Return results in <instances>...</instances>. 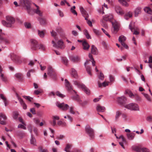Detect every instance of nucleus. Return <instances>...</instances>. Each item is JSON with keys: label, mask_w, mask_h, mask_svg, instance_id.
Returning <instances> with one entry per match:
<instances>
[{"label": "nucleus", "mask_w": 152, "mask_h": 152, "mask_svg": "<svg viewBox=\"0 0 152 152\" xmlns=\"http://www.w3.org/2000/svg\"><path fill=\"white\" fill-rule=\"evenodd\" d=\"M103 18L105 21H110L112 23L113 27V29L112 30V32L116 34L119 30V23L115 20L113 21V16L111 14L106 15L103 16Z\"/></svg>", "instance_id": "nucleus-1"}, {"label": "nucleus", "mask_w": 152, "mask_h": 152, "mask_svg": "<svg viewBox=\"0 0 152 152\" xmlns=\"http://www.w3.org/2000/svg\"><path fill=\"white\" fill-rule=\"evenodd\" d=\"M31 43V49L32 50H37L40 49L41 50H44L45 47L43 45L38 43L37 41L34 39H31L30 40Z\"/></svg>", "instance_id": "nucleus-2"}, {"label": "nucleus", "mask_w": 152, "mask_h": 152, "mask_svg": "<svg viewBox=\"0 0 152 152\" xmlns=\"http://www.w3.org/2000/svg\"><path fill=\"white\" fill-rule=\"evenodd\" d=\"M73 82L74 85L77 86L79 88H81L86 94L88 95L89 94L90 90L85 85L80 83L77 80H73Z\"/></svg>", "instance_id": "nucleus-3"}, {"label": "nucleus", "mask_w": 152, "mask_h": 152, "mask_svg": "<svg viewBox=\"0 0 152 152\" xmlns=\"http://www.w3.org/2000/svg\"><path fill=\"white\" fill-rule=\"evenodd\" d=\"M24 4L23 7L26 10L28 13L31 15V3L30 1L28 0H22Z\"/></svg>", "instance_id": "nucleus-4"}, {"label": "nucleus", "mask_w": 152, "mask_h": 152, "mask_svg": "<svg viewBox=\"0 0 152 152\" xmlns=\"http://www.w3.org/2000/svg\"><path fill=\"white\" fill-rule=\"evenodd\" d=\"M125 107L132 110L139 111V106L136 103H132L126 105Z\"/></svg>", "instance_id": "nucleus-5"}, {"label": "nucleus", "mask_w": 152, "mask_h": 152, "mask_svg": "<svg viewBox=\"0 0 152 152\" xmlns=\"http://www.w3.org/2000/svg\"><path fill=\"white\" fill-rule=\"evenodd\" d=\"M86 133L88 134L89 137L91 138L94 137V132L93 129L89 125H87L85 127Z\"/></svg>", "instance_id": "nucleus-6"}, {"label": "nucleus", "mask_w": 152, "mask_h": 152, "mask_svg": "<svg viewBox=\"0 0 152 152\" xmlns=\"http://www.w3.org/2000/svg\"><path fill=\"white\" fill-rule=\"evenodd\" d=\"M48 74L53 79H55L56 78V75L55 71L51 66L48 67Z\"/></svg>", "instance_id": "nucleus-7"}, {"label": "nucleus", "mask_w": 152, "mask_h": 152, "mask_svg": "<svg viewBox=\"0 0 152 152\" xmlns=\"http://www.w3.org/2000/svg\"><path fill=\"white\" fill-rule=\"evenodd\" d=\"M10 57L11 59L15 61L18 64H20L23 61H24V59L22 58L21 59L18 56L12 53L10 54Z\"/></svg>", "instance_id": "nucleus-8"}, {"label": "nucleus", "mask_w": 152, "mask_h": 152, "mask_svg": "<svg viewBox=\"0 0 152 152\" xmlns=\"http://www.w3.org/2000/svg\"><path fill=\"white\" fill-rule=\"evenodd\" d=\"M52 43L53 44V47L57 48H59L61 49H64L65 47V46L63 42L61 39L60 40L58 41L57 45L53 41H52Z\"/></svg>", "instance_id": "nucleus-9"}, {"label": "nucleus", "mask_w": 152, "mask_h": 152, "mask_svg": "<svg viewBox=\"0 0 152 152\" xmlns=\"http://www.w3.org/2000/svg\"><path fill=\"white\" fill-rule=\"evenodd\" d=\"M56 105L59 108L64 111L67 110L69 108V106L64 103H60L59 102H57Z\"/></svg>", "instance_id": "nucleus-10"}, {"label": "nucleus", "mask_w": 152, "mask_h": 152, "mask_svg": "<svg viewBox=\"0 0 152 152\" xmlns=\"http://www.w3.org/2000/svg\"><path fill=\"white\" fill-rule=\"evenodd\" d=\"M70 60L74 62H77L80 61V57L77 55H72L69 57Z\"/></svg>", "instance_id": "nucleus-11"}, {"label": "nucleus", "mask_w": 152, "mask_h": 152, "mask_svg": "<svg viewBox=\"0 0 152 152\" xmlns=\"http://www.w3.org/2000/svg\"><path fill=\"white\" fill-rule=\"evenodd\" d=\"M65 86L67 88L68 90L69 91H72L74 92L75 93H76L75 91L72 89V86L70 84L69 82L66 79H65Z\"/></svg>", "instance_id": "nucleus-12"}, {"label": "nucleus", "mask_w": 152, "mask_h": 152, "mask_svg": "<svg viewBox=\"0 0 152 152\" xmlns=\"http://www.w3.org/2000/svg\"><path fill=\"white\" fill-rule=\"evenodd\" d=\"M6 19V20L10 27L12 24H13L15 22V19L12 17L10 16H7Z\"/></svg>", "instance_id": "nucleus-13"}, {"label": "nucleus", "mask_w": 152, "mask_h": 152, "mask_svg": "<svg viewBox=\"0 0 152 152\" xmlns=\"http://www.w3.org/2000/svg\"><path fill=\"white\" fill-rule=\"evenodd\" d=\"M88 61H86L85 62L84 65L85 66L86 71L88 74L90 76H91L92 75V74L91 72V69L90 67L89 66L87 65H88Z\"/></svg>", "instance_id": "nucleus-14"}, {"label": "nucleus", "mask_w": 152, "mask_h": 152, "mask_svg": "<svg viewBox=\"0 0 152 152\" xmlns=\"http://www.w3.org/2000/svg\"><path fill=\"white\" fill-rule=\"evenodd\" d=\"M80 10L83 16L85 18V19L87 20L88 17V14L83 7H80Z\"/></svg>", "instance_id": "nucleus-15"}, {"label": "nucleus", "mask_w": 152, "mask_h": 152, "mask_svg": "<svg viewBox=\"0 0 152 152\" xmlns=\"http://www.w3.org/2000/svg\"><path fill=\"white\" fill-rule=\"evenodd\" d=\"M133 23H131L129 25V28L132 31L134 30V31L133 33L134 34L136 35H138L139 34V32L138 31L135 30V29L134 26H133Z\"/></svg>", "instance_id": "nucleus-16"}, {"label": "nucleus", "mask_w": 152, "mask_h": 152, "mask_svg": "<svg viewBox=\"0 0 152 152\" xmlns=\"http://www.w3.org/2000/svg\"><path fill=\"white\" fill-rule=\"evenodd\" d=\"M116 12L119 15H122L124 14V12L122 9L119 7L116 6L115 8Z\"/></svg>", "instance_id": "nucleus-17"}, {"label": "nucleus", "mask_w": 152, "mask_h": 152, "mask_svg": "<svg viewBox=\"0 0 152 152\" xmlns=\"http://www.w3.org/2000/svg\"><path fill=\"white\" fill-rule=\"evenodd\" d=\"M91 53L94 55L98 54V52L96 48L94 45H92L91 47Z\"/></svg>", "instance_id": "nucleus-18"}, {"label": "nucleus", "mask_w": 152, "mask_h": 152, "mask_svg": "<svg viewBox=\"0 0 152 152\" xmlns=\"http://www.w3.org/2000/svg\"><path fill=\"white\" fill-rule=\"evenodd\" d=\"M96 108L98 112H104L105 110V108L104 107L101 106L99 104L97 106Z\"/></svg>", "instance_id": "nucleus-19"}, {"label": "nucleus", "mask_w": 152, "mask_h": 152, "mask_svg": "<svg viewBox=\"0 0 152 152\" xmlns=\"http://www.w3.org/2000/svg\"><path fill=\"white\" fill-rule=\"evenodd\" d=\"M132 12L131 11H129L124 15V18L125 19L127 20L129 18H132Z\"/></svg>", "instance_id": "nucleus-20"}, {"label": "nucleus", "mask_w": 152, "mask_h": 152, "mask_svg": "<svg viewBox=\"0 0 152 152\" xmlns=\"http://www.w3.org/2000/svg\"><path fill=\"white\" fill-rule=\"evenodd\" d=\"M126 100V98L124 96L118 97L117 99L118 102L121 104H123Z\"/></svg>", "instance_id": "nucleus-21"}, {"label": "nucleus", "mask_w": 152, "mask_h": 152, "mask_svg": "<svg viewBox=\"0 0 152 152\" xmlns=\"http://www.w3.org/2000/svg\"><path fill=\"white\" fill-rule=\"evenodd\" d=\"M2 30L0 29V40L5 42L6 43H9L10 40L9 39L4 38L1 35Z\"/></svg>", "instance_id": "nucleus-22"}, {"label": "nucleus", "mask_w": 152, "mask_h": 152, "mask_svg": "<svg viewBox=\"0 0 152 152\" xmlns=\"http://www.w3.org/2000/svg\"><path fill=\"white\" fill-rule=\"evenodd\" d=\"M82 45L83 47V50H88V49L90 47V46L86 41H83V42Z\"/></svg>", "instance_id": "nucleus-23"}, {"label": "nucleus", "mask_w": 152, "mask_h": 152, "mask_svg": "<svg viewBox=\"0 0 152 152\" xmlns=\"http://www.w3.org/2000/svg\"><path fill=\"white\" fill-rule=\"evenodd\" d=\"M71 75L72 77L75 78H77L78 77V75L76 71L73 68L71 69Z\"/></svg>", "instance_id": "nucleus-24"}, {"label": "nucleus", "mask_w": 152, "mask_h": 152, "mask_svg": "<svg viewBox=\"0 0 152 152\" xmlns=\"http://www.w3.org/2000/svg\"><path fill=\"white\" fill-rule=\"evenodd\" d=\"M141 9L140 7L137 8L134 11V16L137 17L139 14L141 13Z\"/></svg>", "instance_id": "nucleus-25"}, {"label": "nucleus", "mask_w": 152, "mask_h": 152, "mask_svg": "<svg viewBox=\"0 0 152 152\" xmlns=\"http://www.w3.org/2000/svg\"><path fill=\"white\" fill-rule=\"evenodd\" d=\"M109 82H106V81H104L102 83H100L99 81L98 82V86L99 87L101 88L102 86L105 87L108 85Z\"/></svg>", "instance_id": "nucleus-26"}, {"label": "nucleus", "mask_w": 152, "mask_h": 152, "mask_svg": "<svg viewBox=\"0 0 152 152\" xmlns=\"http://www.w3.org/2000/svg\"><path fill=\"white\" fill-rule=\"evenodd\" d=\"M72 146V144L68 143L67 144L64 148V151L66 152H72L73 151H71L68 150L69 149L71 148Z\"/></svg>", "instance_id": "nucleus-27"}, {"label": "nucleus", "mask_w": 152, "mask_h": 152, "mask_svg": "<svg viewBox=\"0 0 152 152\" xmlns=\"http://www.w3.org/2000/svg\"><path fill=\"white\" fill-rule=\"evenodd\" d=\"M135 135V134L133 133H127L126 134V136L127 138L130 140H133Z\"/></svg>", "instance_id": "nucleus-28"}, {"label": "nucleus", "mask_w": 152, "mask_h": 152, "mask_svg": "<svg viewBox=\"0 0 152 152\" xmlns=\"http://www.w3.org/2000/svg\"><path fill=\"white\" fill-rule=\"evenodd\" d=\"M72 98L75 100L76 101L79 102H80L82 101L80 99L78 95L76 94L75 96H73L72 97Z\"/></svg>", "instance_id": "nucleus-29"}, {"label": "nucleus", "mask_w": 152, "mask_h": 152, "mask_svg": "<svg viewBox=\"0 0 152 152\" xmlns=\"http://www.w3.org/2000/svg\"><path fill=\"white\" fill-rule=\"evenodd\" d=\"M37 31L38 35L40 38H43L44 37L45 33L44 31L38 30Z\"/></svg>", "instance_id": "nucleus-30"}, {"label": "nucleus", "mask_w": 152, "mask_h": 152, "mask_svg": "<svg viewBox=\"0 0 152 152\" xmlns=\"http://www.w3.org/2000/svg\"><path fill=\"white\" fill-rule=\"evenodd\" d=\"M119 2L122 5L125 7H128L129 4L127 2V1L125 0H118Z\"/></svg>", "instance_id": "nucleus-31"}, {"label": "nucleus", "mask_w": 152, "mask_h": 152, "mask_svg": "<svg viewBox=\"0 0 152 152\" xmlns=\"http://www.w3.org/2000/svg\"><path fill=\"white\" fill-rule=\"evenodd\" d=\"M126 38L123 35L120 36L118 39L119 41L121 43H124L126 41Z\"/></svg>", "instance_id": "nucleus-32"}, {"label": "nucleus", "mask_w": 152, "mask_h": 152, "mask_svg": "<svg viewBox=\"0 0 152 152\" xmlns=\"http://www.w3.org/2000/svg\"><path fill=\"white\" fill-rule=\"evenodd\" d=\"M145 11L149 14H152V11L151 9L148 7H146L144 9Z\"/></svg>", "instance_id": "nucleus-33"}, {"label": "nucleus", "mask_w": 152, "mask_h": 152, "mask_svg": "<svg viewBox=\"0 0 152 152\" xmlns=\"http://www.w3.org/2000/svg\"><path fill=\"white\" fill-rule=\"evenodd\" d=\"M30 143L31 144L34 146H36V141L34 137L31 136L30 139Z\"/></svg>", "instance_id": "nucleus-34"}, {"label": "nucleus", "mask_w": 152, "mask_h": 152, "mask_svg": "<svg viewBox=\"0 0 152 152\" xmlns=\"http://www.w3.org/2000/svg\"><path fill=\"white\" fill-rule=\"evenodd\" d=\"M38 20L41 25H44L46 24V20L44 19L39 18H38Z\"/></svg>", "instance_id": "nucleus-35"}, {"label": "nucleus", "mask_w": 152, "mask_h": 152, "mask_svg": "<svg viewBox=\"0 0 152 152\" xmlns=\"http://www.w3.org/2000/svg\"><path fill=\"white\" fill-rule=\"evenodd\" d=\"M35 6L37 8L35 10V12L39 16H42V12L39 10V7L36 5Z\"/></svg>", "instance_id": "nucleus-36"}, {"label": "nucleus", "mask_w": 152, "mask_h": 152, "mask_svg": "<svg viewBox=\"0 0 152 152\" xmlns=\"http://www.w3.org/2000/svg\"><path fill=\"white\" fill-rule=\"evenodd\" d=\"M83 32L84 35H85L87 39H89L91 38V36L89 34L88 31L86 29H85L83 31Z\"/></svg>", "instance_id": "nucleus-37"}, {"label": "nucleus", "mask_w": 152, "mask_h": 152, "mask_svg": "<svg viewBox=\"0 0 152 152\" xmlns=\"http://www.w3.org/2000/svg\"><path fill=\"white\" fill-rule=\"evenodd\" d=\"M19 102L20 104L22 106L23 108L24 109L27 108L26 105L24 103L22 99H19Z\"/></svg>", "instance_id": "nucleus-38"}, {"label": "nucleus", "mask_w": 152, "mask_h": 152, "mask_svg": "<svg viewBox=\"0 0 152 152\" xmlns=\"http://www.w3.org/2000/svg\"><path fill=\"white\" fill-rule=\"evenodd\" d=\"M15 77L18 79L21 80L23 79V76L20 73H16L15 75Z\"/></svg>", "instance_id": "nucleus-39"}, {"label": "nucleus", "mask_w": 152, "mask_h": 152, "mask_svg": "<svg viewBox=\"0 0 152 152\" xmlns=\"http://www.w3.org/2000/svg\"><path fill=\"white\" fill-rule=\"evenodd\" d=\"M121 115V113L119 111H117L116 112V115L115 117V121H117L119 118L120 115Z\"/></svg>", "instance_id": "nucleus-40"}, {"label": "nucleus", "mask_w": 152, "mask_h": 152, "mask_svg": "<svg viewBox=\"0 0 152 152\" xmlns=\"http://www.w3.org/2000/svg\"><path fill=\"white\" fill-rule=\"evenodd\" d=\"M69 112L72 114H75V112L74 110V107H69Z\"/></svg>", "instance_id": "nucleus-41"}, {"label": "nucleus", "mask_w": 152, "mask_h": 152, "mask_svg": "<svg viewBox=\"0 0 152 152\" xmlns=\"http://www.w3.org/2000/svg\"><path fill=\"white\" fill-rule=\"evenodd\" d=\"M125 94H128L129 96L131 98H133L134 96L133 94L131 92L129 91H126Z\"/></svg>", "instance_id": "nucleus-42"}, {"label": "nucleus", "mask_w": 152, "mask_h": 152, "mask_svg": "<svg viewBox=\"0 0 152 152\" xmlns=\"http://www.w3.org/2000/svg\"><path fill=\"white\" fill-rule=\"evenodd\" d=\"M118 139L119 140V141H121V142H123L124 143H126V141L124 136L122 135H120L118 137Z\"/></svg>", "instance_id": "nucleus-43"}, {"label": "nucleus", "mask_w": 152, "mask_h": 152, "mask_svg": "<svg viewBox=\"0 0 152 152\" xmlns=\"http://www.w3.org/2000/svg\"><path fill=\"white\" fill-rule=\"evenodd\" d=\"M144 96L147 99V100L149 102H151V99L150 97L147 94L145 93H142Z\"/></svg>", "instance_id": "nucleus-44"}, {"label": "nucleus", "mask_w": 152, "mask_h": 152, "mask_svg": "<svg viewBox=\"0 0 152 152\" xmlns=\"http://www.w3.org/2000/svg\"><path fill=\"white\" fill-rule=\"evenodd\" d=\"M0 77L2 80L4 82H6L7 81V78L5 76H4L3 74H1Z\"/></svg>", "instance_id": "nucleus-45"}, {"label": "nucleus", "mask_w": 152, "mask_h": 152, "mask_svg": "<svg viewBox=\"0 0 152 152\" xmlns=\"http://www.w3.org/2000/svg\"><path fill=\"white\" fill-rule=\"evenodd\" d=\"M109 79L110 82H113L115 81V77L113 75H109Z\"/></svg>", "instance_id": "nucleus-46"}, {"label": "nucleus", "mask_w": 152, "mask_h": 152, "mask_svg": "<svg viewBox=\"0 0 152 152\" xmlns=\"http://www.w3.org/2000/svg\"><path fill=\"white\" fill-rule=\"evenodd\" d=\"M98 77L99 80H103L104 78V76L102 73L100 72L99 75H98Z\"/></svg>", "instance_id": "nucleus-47"}, {"label": "nucleus", "mask_w": 152, "mask_h": 152, "mask_svg": "<svg viewBox=\"0 0 152 152\" xmlns=\"http://www.w3.org/2000/svg\"><path fill=\"white\" fill-rule=\"evenodd\" d=\"M24 25L25 27L27 28H31V24L30 23L28 22H26L24 23Z\"/></svg>", "instance_id": "nucleus-48"}, {"label": "nucleus", "mask_w": 152, "mask_h": 152, "mask_svg": "<svg viewBox=\"0 0 152 152\" xmlns=\"http://www.w3.org/2000/svg\"><path fill=\"white\" fill-rule=\"evenodd\" d=\"M34 71L33 69H31L29 70L27 73V76L28 77H30L31 76V73H34Z\"/></svg>", "instance_id": "nucleus-49"}, {"label": "nucleus", "mask_w": 152, "mask_h": 152, "mask_svg": "<svg viewBox=\"0 0 152 152\" xmlns=\"http://www.w3.org/2000/svg\"><path fill=\"white\" fill-rule=\"evenodd\" d=\"M19 115V113L17 112H14L13 113V118L15 119H16L17 118L18 116Z\"/></svg>", "instance_id": "nucleus-50"}, {"label": "nucleus", "mask_w": 152, "mask_h": 152, "mask_svg": "<svg viewBox=\"0 0 152 152\" xmlns=\"http://www.w3.org/2000/svg\"><path fill=\"white\" fill-rule=\"evenodd\" d=\"M62 62L65 64H67L68 62V60L66 58H62Z\"/></svg>", "instance_id": "nucleus-51"}, {"label": "nucleus", "mask_w": 152, "mask_h": 152, "mask_svg": "<svg viewBox=\"0 0 152 152\" xmlns=\"http://www.w3.org/2000/svg\"><path fill=\"white\" fill-rule=\"evenodd\" d=\"M42 92V90L40 89H39L38 90H35L34 91V94L36 95H38Z\"/></svg>", "instance_id": "nucleus-52"}, {"label": "nucleus", "mask_w": 152, "mask_h": 152, "mask_svg": "<svg viewBox=\"0 0 152 152\" xmlns=\"http://www.w3.org/2000/svg\"><path fill=\"white\" fill-rule=\"evenodd\" d=\"M37 61V60H35L34 61H33L32 60L30 61H29V63L28 64V65L31 66H32L34 65L35 62Z\"/></svg>", "instance_id": "nucleus-53"}, {"label": "nucleus", "mask_w": 152, "mask_h": 152, "mask_svg": "<svg viewBox=\"0 0 152 152\" xmlns=\"http://www.w3.org/2000/svg\"><path fill=\"white\" fill-rule=\"evenodd\" d=\"M17 134L20 137H22L24 135V133L22 132H17Z\"/></svg>", "instance_id": "nucleus-54"}, {"label": "nucleus", "mask_w": 152, "mask_h": 152, "mask_svg": "<svg viewBox=\"0 0 152 152\" xmlns=\"http://www.w3.org/2000/svg\"><path fill=\"white\" fill-rule=\"evenodd\" d=\"M56 94L57 96H58L59 97L61 98H63L65 96V95L64 94H61L59 92L57 91L56 92Z\"/></svg>", "instance_id": "nucleus-55"}, {"label": "nucleus", "mask_w": 152, "mask_h": 152, "mask_svg": "<svg viewBox=\"0 0 152 152\" xmlns=\"http://www.w3.org/2000/svg\"><path fill=\"white\" fill-rule=\"evenodd\" d=\"M80 104L83 106H84L86 105L88 103V102L87 101H85L83 102H82V101L80 102H79Z\"/></svg>", "instance_id": "nucleus-56"}, {"label": "nucleus", "mask_w": 152, "mask_h": 152, "mask_svg": "<svg viewBox=\"0 0 152 152\" xmlns=\"http://www.w3.org/2000/svg\"><path fill=\"white\" fill-rule=\"evenodd\" d=\"M1 23L4 26H6L7 27H10L7 21H6L4 20H2L1 21Z\"/></svg>", "instance_id": "nucleus-57"}, {"label": "nucleus", "mask_w": 152, "mask_h": 152, "mask_svg": "<svg viewBox=\"0 0 152 152\" xmlns=\"http://www.w3.org/2000/svg\"><path fill=\"white\" fill-rule=\"evenodd\" d=\"M93 31L94 33L97 35H100V31L96 29H94Z\"/></svg>", "instance_id": "nucleus-58"}, {"label": "nucleus", "mask_w": 152, "mask_h": 152, "mask_svg": "<svg viewBox=\"0 0 152 152\" xmlns=\"http://www.w3.org/2000/svg\"><path fill=\"white\" fill-rule=\"evenodd\" d=\"M122 118H123L125 121L127 120V115L124 113L121 114Z\"/></svg>", "instance_id": "nucleus-59"}, {"label": "nucleus", "mask_w": 152, "mask_h": 152, "mask_svg": "<svg viewBox=\"0 0 152 152\" xmlns=\"http://www.w3.org/2000/svg\"><path fill=\"white\" fill-rule=\"evenodd\" d=\"M24 125H23L21 124H19L18 126V128H22L26 130V127L24 126Z\"/></svg>", "instance_id": "nucleus-60"}, {"label": "nucleus", "mask_w": 152, "mask_h": 152, "mask_svg": "<svg viewBox=\"0 0 152 152\" xmlns=\"http://www.w3.org/2000/svg\"><path fill=\"white\" fill-rule=\"evenodd\" d=\"M57 31L61 34H63L64 33L63 29L59 27L57 29Z\"/></svg>", "instance_id": "nucleus-61"}, {"label": "nucleus", "mask_w": 152, "mask_h": 152, "mask_svg": "<svg viewBox=\"0 0 152 152\" xmlns=\"http://www.w3.org/2000/svg\"><path fill=\"white\" fill-rule=\"evenodd\" d=\"M38 149L41 151V152H48L47 149H42V148L41 146L39 147L38 148Z\"/></svg>", "instance_id": "nucleus-62"}, {"label": "nucleus", "mask_w": 152, "mask_h": 152, "mask_svg": "<svg viewBox=\"0 0 152 152\" xmlns=\"http://www.w3.org/2000/svg\"><path fill=\"white\" fill-rule=\"evenodd\" d=\"M0 97L1 99L3 100V101H6L7 100L4 95L2 94H0Z\"/></svg>", "instance_id": "nucleus-63"}, {"label": "nucleus", "mask_w": 152, "mask_h": 152, "mask_svg": "<svg viewBox=\"0 0 152 152\" xmlns=\"http://www.w3.org/2000/svg\"><path fill=\"white\" fill-rule=\"evenodd\" d=\"M23 97L26 99L28 100L29 101L31 102L32 99H33V98L29 96H24Z\"/></svg>", "instance_id": "nucleus-64"}]
</instances>
